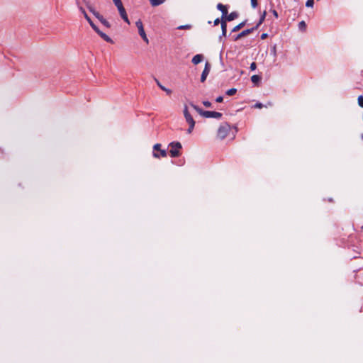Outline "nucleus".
<instances>
[{"instance_id": "nucleus-1", "label": "nucleus", "mask_w": 363, "mask_h": 363, "mask_svg": "<svg viewBox=\"0 0 363 363\" xmlns=\"http://www.w3.org/2000/svg\"><path fill=\"white\" fill-rule=\"evenodd\" d=\"M79 10L83 13L85 19L88 21L91 27L94 29V30L106 42L113 43V41L112 39L108 37L106 33H103L101 30H99V28L94 23V22L91 21L90 17L88 16L85 10L81 6L79 7Z\"/></svg>"}, {"instance_id": "nucleus-2", "label": "nucleus", "mask_w": 363, "mask_h": 363, "mask_svg": "<svg viewBox=\"0 0 363 363\" xmlns=\"http://www.w3.org/2000/svg\"><path fill=\"white\" fill-rule=\"evenodd\" d=\"M170 147L169 155L172 157H178L181 155L180 150L182 148L179 142H172L169 144Z\"/></svg>"}, {"instance_id": "nucleus-3", "label": "nucleus", "mask_w": 363, "mask_h": 363, "mask_svg": "<svg viewBox=\"0 0 363 363\" xmlns=\"http://www.w3.org/2000/svg\"><path fill=\"white\" fill-rule=\"evenodd\" d=\"M230 129H231L230 125L228 123H224L221 124L218 129V132H217L218 138H219L221 140L227 137V135H228Z\"/></svg>"}, {"instance_id": "nucleus-4", "label": "nucleus", "mask_w": 363, "mask_h": 363, "mask_svg": "<svg viewBox=\"0 0 363 363\" xmlns=\"http://www.w3.org/2000/svg\"><path fill=\"white\" fill-rule=\"evenodd\" d=\"M184 116L185 117L186 122L189 125V127L187 130V133H191L194 128L195 121H194L193 117L191 116V115L190 114V113L189 112L188 108L186 105L184 106Z\"/></svg>"}, {"instance_id": "nucleus-5", "label": "nucleus", "mask_w": 363, "mask_h": 363, "mask_svg": "<svg viewBox=\"0 0 363 363\" xmlns=\"http://www.w3.org/2000/svg\"><path fill=\"white\" fill-rule=\"evenodd\" d=\"M154 152L152 153L153 157L155 158L166 157L167 152L165 150L161 149V144L157 143L153 146Z\"/></svg>"}, {"instance_id": "nucleus-6", "label": "nucleus", "mask_w": 363, "mask_h": 363, "mask_svg": "<svg viewBox=\"0 0 363 363\" xmlns=\"http://www.w3.org/2000/svg\"><path fill=\"white\" fill-rule=\"evenodd\" d=\"M135 25L138 29V33H139V35L141 36V38L143 39V40L147 43L148 44L149 43V40H148V38L146 35V33L145 32V30H144V28H143V23L141 21V20H138V21H136L135 23Z\"/></svg>"}, {"instance_id": "nucleus-7", "label": "nucleus", "mask_w": 363, "mask_h": 363, "mask_svg": "<svg viewBox=\"0 0 363 363\" xmlns=\"http://www.w3.org/2000/svg\"><path fill=\"white\" fill-rule=\"evenodd\" d=\"M203 113V117L205 118H220L222 117V113L217 111H205Z\"/></svg>"}, {"instance_id": "nucleus-8", "label": "nucleus", "mask_w": 363, "mask_h": 363, "mask_svg": "<svg viewBox=\"0 0 363 363\" xmlns=\"http://www.w3.org/2000/svg\"><path fill=\"white\" fill-rule=\"evenodd\" d=\"M257 30V27H252L250 29H246L242 30L240 33H239L237 36L234 38V40H238L239 39L247 36V35L252 33L254 30Z\"/></svg>"}, {"instance_id": "nucleus-9", "label": "nucleus", "mask_w": 363, "mask_h": 363, "mask_svg": "<svg viewBox=\"0 0 363 363\" xmlns=\"http://www.w3.org/2000/svg\"><path fill=\"white\" fill-rule=\"evenodd\" d=\"M118 10V12L120 13V16L122 18V19L126 22L127 23L130 24V21H129V19L128 18V15H127V13L125 11V9L123 6V5L121 6H118L117 7Z\"/></svg>"}, {"instance_id": "nucleus-10", "label": "nucleus", "mask_w": 363, "mask_h": 363, "mask_svg": "<svg viewBox=\"0 0 363 363\" xmlns=\"http://www.w3.org/2000/svg\"><path fill=\"white\" fill-rule=\"evenodd\" d=\"M210 69H211V65L208 62H206L205 64L204 69L203 70V72L201 76V82H203L206 79V77H207L208 74H209Z\"/></svg>"}, {"instance_id": "nucleus-11", "label": "nucleus", "mask_w": 363, "mask_h": 363, "mask_svg": "<svg viewBox=\"0 0 363 363\" xmlns=\"http://www.w3.org/2000/svg\"><path fill=\"white\" fill-rule=\"evenodd\" d=\"M95 17L99 19V21L106 28H111V24L108 21H106L103 16H101L99 13H95Z\"/></svg>"}, {"instance_id": "nucleus-12", "label": "nucleus", "mask_w": 363, "mask_h": 363, "mask_svg": "<svg viewBox=\"0 0 363 363\" xmlns=\"http://www.w3.org/2000/svg\"><path fill=\"white\" fill-rule=\"evenodd\" d=\"M239 14L236 11H233L230 14H227L224 17V20H226V21H232L235 19H236L238 17Z\"/></svg>"}, {"instance_id": "nucleus-13", "label": "nucleus", "mask_w": 363, "mask_h": 363, "mask_svg": "<svg viewBox=\"0 0 363 363\" xmlns=\"http://www.w3.org/2000/svg\"><path fill=\"white\" fill-rule=\"evenodd\" d=\"M217 9L222 12V18L224 19V17L228 14V9L226 6L219 3L217 5Z\"/></svg>"}, {"instance_id": "nucleus-14", "label": "nucleus", "mask_w": 363, "mask_h": 363, "mask_svg": "<svg viewBox=\"0 0 363 363\" xmlns=\"http://www.w3.org/2000/svg\"><path fill=\"white\" fill-rule=\"evenodd\" d=\"M203 59V56L202 55L197 54L192 58L191 62L193 64L197 65V64L200 63L201 62H202Z\"/></svg>"}, {"instance_id": "nucleus-15", "label": "nucleus", "mask_w": 363, "mask_h": 363, "mask_svg": "<svg viewBox=\"0 0 363 363\" xmlns=\"http://www.w3.org/2000/svg\"><path fill=\"white\" fill-rule=\"evenodd\" d=\"M221 29H222V36H226L227 33V24L226 20L221 18Z\"/></svg>"}, {"instance_id": "nucleus-16", "label": "nucleus", "mask_w": 363, "mask_h": 363, "mask_svg": "<svg viewBox=\"0 0 363 363\" xmlns=\"http://www.w3.org/2000/svg\"><path fill=\"white\" fill-rule=\"evenodd\" d=\"M155 82L157 84V86L162 89L164 91H165L168 95H170L172 94V90L169 89H167L166 87H164V86H162L160 82L157 79H155Z\"/></svg>"}, {"instance_id": "nucleus-17", "label": "nucleus", "mask_w": 363, "mask_h": 363, "mask_svg": "<svg viewBox=\"0 0 363 363\" xmlns=\"http://www.w3.org/2000/svg\"><path fill=\"white\" fill-rule=\"evenodd\" d=\"M246 22H247V21H242L240 23H239L238 25H237L236 26H235L233 28L232 32H237V31L240 30L241 28H242L245 26Z\"/></svg>"}, {"instance_id": "nucleus-18", "label": "nucleus", "mask_w": 363, "mask_h": 363, "mask_svg": "<svg viewBox=\"0 0 363 363\" xmlns=\"http://www.w3.org/2000/svg\"><path fill=\"white\" fill-rule=\"evenodd\" d=\"M189 104H190V106H191L194 110H196V112H197L198 113H199L201 116H203V113H203L205 111H203L202 108H201L200 107H199L198 106H196V105L194 104H193V103H191V102Z\"/></svg>"}, {"instance_id": "nucleus-19", "label": "nucleus", "mask_w": 363, "mask_h": 363, "mask_svg": "<svg viewBox=\"0 0 363 363\" xmlns=\"http://www.w3.org/2000/svg\"><path fill=\"white\" fill-rule=\"evenodd\" d=\"M189 104H190V106H191L194 110H196V112H197L198 113H199L201 116H203V113H203L205 111H203L202 108H201L200 107H199L198 106H196V105L194 104H193V103H191V102Z\"/></svg>"}, {"instance_id": "nucleus-20", "label": "nucleus", "mask_w": 363, "mask_h": 363, "mask_svg": "<svg viewBox=\"0 0 363 363\" xmlns=\"http://www.w3.org/2000/svg\"><path fill=\"white\" fill-rule=\"evenodd\" d=\"M267 15L266 11L263 12V13L261 15L260 18L259 20V22L257 23V25L255 27H257V29L259 27V26L264 22L265 17Z\"/></svg>"}, {"instance_id": "nucleus-21", "label": "nucleus", "mask_w": 363, "mask_h": 363, "mask_svg": "<svg viewBox=\"0 0 363 363\" xmlns=\"http://www.w3.org/2000/svg\"><path fill=\"white\" fill-rule=\"evenodd\" d=\"M149 1H150V4L152 6H159L165 1V0H149Z\"/></svg>"}, {"instance_id": "nucleus-22", "label": "nucleus", "mask_w": 363, "mask_h": 363, "mask_svg": "<svg viewBox=\"0 0 363 363\" xmlns=\"http://www.w3.org/2000/svg\"><path fill=\"white\" fill-rule=\"evenodd\" d=\"M251 80L254 84H257L261 80V77L259 75H253L251 77Z\"/></svg>"}, {"instance_id": "nucleus-23", "label": "nucleus", "mask_w": 363, "mask_h": 363, "mask_svg": "<svg viewBox=\"0 0 363 363\" xmlns=\"http://www.w3.org/2000/svg\"><path fill=\"white\" fill-rule=\"evenodd\" d=\"M298 28L301 31H305L306 28V24L305 21H302L298 23Z\"/></svg>"}, {"instance_id": "nucleus-24", "label": "nucleus", "mask_w": 363, "mask_h": 363, "mask_svg": "<svg viewBox=\"0 0 363 363\" xmlns=\"http://www.w3.org/2000/svg\"><path fill=\"white\" fill-rule=\"evenodd\" d=\"M236 92H237V89L235 88H232V89H228L226 91V94L228 96H233V95L235 94Z\"/></svg>"}, {"instance_id": "nucleus-25", "label": "nucleus", "mask_w": 363, "mask_h": 363, "mask_svg": "<svg viewBox=\"0 0 363 363\" xmlns=\"http://www.w3.org/2000/svg\"><path fill=\"white\" fill-rule=\"evenodd\" d=\"M177 28L179 30H189L191 28V25L186 24V25L179 26Z\"/></svg>"}, {"instance_id": "nucleus-26", "label": "nucleus", "mask_w": 363, "mask_h": 363, "mask_svg": "<svg viewBox=\"0 0 363 363\" xmlns=\"http://www.w3.org/2000/svg\"><path fill=\"white\" fill-rule=\"evenodd\" d=\"M358 104L360 107L363 108V96H359L357 99Z\"/></svg>"}, {"instance_id": "nucleus-27", "label": "nucleus", "mask_w": 363, "mask_h": 363, "mask_svg": "<svg viewBox=\"0 0 363 363\" xmlns=\"http://www.w3.org/2000/svg\"><path fill=\"white\" fill-rule=\"evenodd\" d=\"M314 4V0H307L306 6L307 7H313Z\"/></svg>"}, {"instance_id": "nucleus-28", "label": "nucleus", "mask_w": 363, "mask_h": 363, "mask_svg": "<svg viewBox=\"0 0 363 363\" xmlns=\"http://www.w3.org/2000/svg\"><path fill=\"white\" fill-rule=\"evenodd\" d=\"M113 1L116 7H118V6H121L123 5L121 0H113Z\"/></svg>"}, {"instance_id": "nucleus-29", "label": "nucleus", "mask_w": 363, "mask_h": 363, "mask_svg": "<svg viewBox=\"0 0 363 363\" xmlns=\"http://www.w3.org/2000/svg\"><path fill=\"white\" fill-rule=\"evenodd\" d=\"M252 8H256L258 5L257 0H250Z\"/></svg>"}, {"instance_id": "nucleus-30", "label": "nucleus", "mask_w": 363, "mask_h": 363, "mask_svg": "<svg viewBox=\"0 0 363 363\" xmlns=\"http://www.w3.org/2000/svg\"><path fill=\"white\" fill-rule=\"evenodd\" d=\"M250 68L252 71L255 70L257 68V64L255 62H252Z\"/></svg>"}, {"instance_id": "nucleus-31", "label": "nucleus", "mask_w": 363, "mask_h": 363, "mask_svg": "<svg viewBox=\"0 0 363 363\" xmlns=\"http://www.w3.org/2000/svg\"><path fill=\"white\" fill-rule=\"evenodd\" d=\"M203 104L204 105V106L208 108V107H211V103L209 102L208 101H203Z\"/></svg>"}, {"instance_id": "nucleus-32", "label": "nucleus", "mask_w": 363, "mask_h": 363, "mask_svg": "<svg viewBox=\"0 0 363 363\" xmlns=\"http://www.w3.org/2000/svg\"><path fill=\"white\" fill-rule=\"evenodd\" d=\"M223 101V97L222 96H219L216 98V101L218 103H221Z\"/></svg>"}, {"instance_id": "nucleus-33", "label": "nucleus", "mask_w": 363, "mask_h": 363, "mask_svg": "<svg viewBox=\"0 0 363 363\" xmlns=\"http://www.w3.org/2000/svg\"><path fill=\"white\" fill-rule=\"evenodd\" d=\"M263 104H261V103H256L255 105H254V107L255 108H262L263 107Z\"/></svg>"}, {"instance_id": "nucleus-34", "label": "nucleus", "mask_w": 363, "mask_h": 363, "mask_svg": "<svg viewBox=\"0 0 363 363\" xmlns=\"http://www.w3.org/2000/svg\"><path fill=\"white\" fill-rule=\"evenodd\" d=\"M89 11L95 16V13H99L98 11H96V10H94L92 7L91 6H89L88 7Z\"/></svg>"}, {"instance_id": "nucleus-35", "label": "nucleus", "mask_w": 363, "mask_h": 363, "mask_svg": "<svg viewBox=\"0 0 363 363\" xmlns=\"http://www.w3.org/2000/svg\"><path fill=\"white\" fill-rule=\"evenodd\" d=\"M89 11L95 16V13H99L98 11H96V10H94L92 7L91 6H89L88 7Z\"/></svg>"}, {"instance_id": "nucleus-36", "label": "nucleus", "mask_w": 363, "mask_h": 363, "mask_svg": "<svg viewBox=\"0 0 363 363\" xmlns=\"http://www.w3.org/2000/svg\"><path fill=\"white\" fill-rule=\"evenodd\" d=\"M272 13L276 18L279 17L278 13L276 10H272Z\"/></svg>"}, {"instance_id": "nucleus-37", "label": "nucleus", "mask_w": 363, "mask_h": 363, "mask_svg": "<svg viewBox=\"0 0 363 363\" xmlns=\"http://www.w3.org/2000/svg\"><path fill=\"white\" fill-rule=\"evenodd\" d=\"M220 23H221V20H220L219 18H216V19L214 21V25H215V26L218 25Z\"/></svg>"}, {"instance_id": "nucleus-38", "label": "nucleus", "mask_w": 363, "mask_h": 363, "mask_svg": "<svg viewBox=\"0 0 363 363\" xmlns=\"http://www.w3.org/2000/svg\"><path fill=\"white\" fill-rule=\"evenodd\" d=\"M267 36H268L267 33H262L261 35V39L262 40H264V39H266L267 38Z\"/></svg>"}, {"instance_id": "nucleus-39", "label": "nucleus", "mask_w": 363, "mask_h": 363, "mask_svg": "<svg viewBox=\"0 0 363 363\" xmlns=\"http://www.w3.org/2000/svg\"><path fill=\"white\" fill-rule=\"evenodd\" d=\"M362 139H363V134H362Z\"/></svg>"}]
</instances>
